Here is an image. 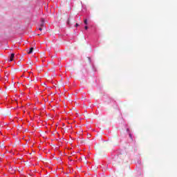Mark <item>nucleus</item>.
<instances>
[{"label": "nucleus", "mask_w": 177, "mask_h": 177, "mask_svg": "<svg viewBox=\"0 0 177 177\" xmlns=\"http://www.w3.org/2000/svg\"><path fill=\"white\" fill-rule=\"evenodd\" d=\"M40 27L42 28L43 30H46V28L45 27V23L44 21H42L40 24Z\"/></svg>", "instance_id": "f257e3e1"}, {"label": "nucleus", "mask_w": 177, "mask_h": 177, "mask_svg": "<svg viewBox=\"0 0 177 177\" xmlns=\"http://www.w3.org/2000/svg\"><path fill=\"white\" fill-rule=\"evenodd\" d=\"M13 59H15V53H12L10 57V62H13Z\"/></svg>", "instance_id": "f03ea898"}, {"label": "nucleus", "mask_w": 177, "mask_h": 177, "mask_svg": "<svg viewBox=\"0 0 177 177\" xmlns=\"http://www.w3.org/2000/svg\"><path fill=\"white\" fill-rule=\"evenodd\" d=\"M34 51V48H30L29 51L28 52V55H31V53H32V52Z\"/></svg>", "instance_id": "7ed1b4c3"}, {"label": "nucleus", "mask_w": 177, "mask_h": 177, "mask_svg": "<svg viewBox=\"0 0 177 177\" xmlns=\"http://www.w3.org/2000/svg\"><path fill=\"white\" fill-rule=\"evenodd\" d=\"M84 24H86V25L88 24V20L87 19H84Z\"/></svg>", "instance_id": "20e7f679"}, {"label": "nucleus", "mask_w": 177, "mask_h": 177, "mask_svg": "<svg viewBox=\"0 0 177 177\" xmlns=\"http://www.w3.org/2000/svg\"><path fill=\"white\" fill-rule=\"evenodd\" d=\"M39 31H42V30H45V29H44V28H39Z\"/></svg>", "instance_id": "39448f33"}, {"label": "nucleus", "mask_w": 177, "mask_h": 177, "mask_svg": "<svg viewBox=\"0 0 177 177\" xmlns=\"http://www.w3.org/2000/svg\"><path fill=\"white\" fill-rule=\"evenodd\" d=\"M67 24H70V18L68 19Z\"/></svg>", "instance_id": "423d86ee"}, {"label": "nucleus", "mask_w": 177, "mask_h": 177, "mask_svg": "<svg viewBox=\"0 0 177 177\" xmlns=\"http://www.w3.org/2000/svg\"><path fill=\"white\" fill-rule=\"evenodd\" d=\"M84 28H85V30H87L88 29V26H84Z\"/></svg>", "instance_id": "0eeeda50"}, {"label": "nucleus", "mask_w": 177, "mask_h": 177, "mask_svg": "<svg viewBox=\"0 0 177 177\" xmlns=\"http://www.w3.org/2000/svg\"><path fill=\"white\" fill-rule=\"evenodd\" d=\"M79 24H75V27H78Z\"/></svg>", "instance_id": "6e6552de"}, {"label": "nucleus", "mask_w": 177, "mask_h": 177, "mask_svg": "<svg viewBox=\"0 0 177 177\" xmlns=\"http://www.w3.org/2000/svg\"><path fill=\"white\" fill-rule=\"evenodd\" d=\"M130 138H132V134H129Z\"/></svg>", "instance_id": "1a4fd4ad"}]
</instances>
